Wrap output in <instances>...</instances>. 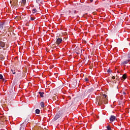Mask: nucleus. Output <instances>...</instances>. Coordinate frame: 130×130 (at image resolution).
Here are the masks:
<instances>
[{
	"mask_svg": "<svg viewBox=\"0 0 130 130\" xmlns=\"http://www.w3.org/2000/svg\"><path fill=\"white\" fill-rule=\"evenodd\" d=\"M96 102H98V104L99 105H101V104H107L108 103V100H107V95L103 94L101 98L99 97L97 99Z\"/></svg>",
	"mask_w": 130,
	"mask_h": 130,
	"instance_id": "f257e3e1",
	"label": "nucleus"
},
{
	"mask_svg": "<svg viewBox=\"0 0 130 130\" xmlns=\"http://www.w3.org/2000/svg\"><path fill=\"white\" fill-rule=\"evenodd\" d=\"M11 4H13L15 7H18V0H12L10 2Z\"/></svg>",
	"mask_w": 130,
	"mask_h": 130,
	"instance_id": "f03ea898",
	"label": "nucleus"
},
{
	"mask_svg": "<svg viewBox=\"0 0 130 130\" xmlns=\"http://www.w3.org/2000/svg\"><path fill=\"white\" fill-rule=\"evenodd\" d=\"M128 63H130V59L123 61L121 63V66H125V64H127Z\"/></svg>",
	"mask_w": 130,
	"mask_h": 130,
	"instance_id": "7ed1b4c3",
	"label": "nucleus"
},
{
	"mask_svg": "<svg viewBox=\"0 0 130 130\" xmlns=\"http://www.w3.org/2000/svg\"><path fill=\"white\" fill-rule=\"evenodd\" d=\"M62 42V39L61 38H58L56 39V44H57V45H59L60 43Z\"/></svg>",
	"mask_w": 130,
	"mask_h": 130,
	"instance_id": "20e7f679",
	"label": "nucleus"
},
{
	"mask_svg": "<svg viewBox=\"0 0 130 130\" xmlns=\"http://www.w3.org/2000/svg\"><path fill=\"white\" fill-rule=\"evenodd\" d=\"M5 46H6V43L3 41H0V49H2Z\"/></svg>",
	"mask_w": 130,
	"mask_h": 130,
	"instance_id": "39448f33",
	"label": "nucleus"
},
{
	"mask_svg": "<svg viewBox=\"0 0 130 130\" xmlns=\"http://www.w3.org/2000/svg\"><path fill=\"white\" fill-rule=\"evenodd\" d=\"M116 119V117L115 116L111 115L110 118V121L113 122Z\"/></svg>",
	"mask_w": 130,
	"mask_h": 130,
	"instance_id": "423d86ee",
	"label": "nucleus"
},
{
	"mask_svg": "<svg viewBox=\"0 0 130 130\" xmlns=\"http://www.w3.org/2000/svg\"><path fill=\"white\" fill-rule=\"evenodd\" d=\"M60 117V114H57L55 116V117L54 118L53 120L55 121V120H57V119H58V118H59Z\"/></svg>",
	"mask_w": 130,
	"mask_h": 130,
	"instance_id": "0eeeda50",
	"label": "nucleus"
},
{
	"mask_svg": "<svg viewBox=\"0 0 130 130\" xmlns=\"http://www.w3.org/2000/svg\"><path fill=\"white\" fill-rule=\"evenodd\" d=\"M125 79H126V75L124 74V75H123L122 77H121V80L122 81H124V80H125Z\"/></svg>",
	"mask_w": 130,
	"mask_h": 130,
	"instance_id": "6e6552de",
	"label": "nucleus"
},
{
	"mask_svg": "<svg viewBox=\"0 0 130 130\" xmlns=\"http://www.w3.org/2000/svg\"><path fill=\"white\" fill-rule=\"evenodd\" d=\"M40 105L42 108H44V107H45V105L44 104V102H41Z\"/></svg>",
	"mask_w": 130,
	"mask_h": 130,
	"instance_id": "1a4fd4ad",
	"label": "nucleus"
},
{
	"mask_svg": "<svg viewBox=\"0 0 130 130\" xmlns=\"http://www.w3.org/2000/svg\"><path fill=\"white\" fill-rule=\"evenodd\" d=\"M39 94L40 95V96L42 98L44 97V96L43 95H44V93L43 92H39Z\"/></svg>",
	"mask_w": 130,
	"mask_h": 130,
	"instance_id": "9d476101",
	"label": "nucleus"
},
{
	"mask_svg": "<svg viewBox=\"0 0 130 130\" xmlns=\"http://www.w3.org/2000/svg\"><path fill=\"white\" fill-rule=\"evenodd\" d=\"M4 28V23H0V30H3V29Z\"/></svg>",
	"mask_w": 130,
	"mask_h": 130,
	"instance_id": "9b49d317",
	"label": "nucleus"
},
{
	"mask_svg": "<svg viewBox=\"0 0 130 130\" xmlns=\"http://www.w3.org/2000/svg\"><path fill=\"white\" fill-rule=\"evenodd\" d=\"M32 14H36V13H38L37 10L35 8L32 10Z\"/></svg>",
	"mask_w": 130,
	"mask_h": 130,
	"instance_id": "f8f14e48",
	"label": "nucleus"
},
{
	"mask_svg": "<svg viewBox=\"0 0 130 130\" xmlns=\"http://www.w3.org/2000/svg\"><path fill=\"white\" fill-rule=\"evenodd\" d=\"M36 113H37V114H39L40 113V110L37 109L36 110Z\"/></svg>",
	"mask_w": 130,
	"mask_h": 130,
	"instance_id": "ddd939ff",
	"label": "nucleus"
},
{
	"mask_svg": "<svg viewBox=\"0 0 130 130\" xmlns=\"http://www.w3.org/2000/svg\"><path fill=\"white\" fill-rule=\"evenodd\" d=\"M0 80H3V81H5V79H4V76L3 75L0 74Z\"/></svg>",
	"mask_w": 130,
	"mask_h": 130,
	"instance_id": "4468645a",
	"label": "nucleus"
},
{
	"mask_svg": "<svg viewBox=\"0 0 130 130\" xmlns=\"http://www.w3.org/2000/svg\"><path fill=\"white\" fill-rule=\"evenodd\" d=\"M107 130H111V127H110V126L108 125L107 126Z\"/></svg>",
	"mask_w": 130,
	"mask_h": 130,
	"instance_id": "2eb2a0df",
	"label": "nucleus"
},
{
	"mask_svg": "<svg viewBox=\"0 0 130 130\" xmlns=\"http://www.w3.org/2000/svg\"><path fill=\"white\" fill-rule=\"evenodd\" d=\"M22 4L25 5L26 4V0H22Z\"/></svg>",
	"mask_w": 130,
	"mask_h": 130,
	"instance_id": "dca6fc26",
	"label": "nucleus"
},
{
	"mask_svg": "<svg viewBox=\"0 0 130 130\" xmlns=\"http://www.w3.org/2000/svg\"><path fill=\"white\" fill-rule=\"evenodd\" d=\"M11 72H12L13 75H15L16 74V72H15L13 69H11Z\"/></svg>",
	"mask_w": 130,
	"mask_h": 130,
	"instance_id": "f3484780",
	"label": "nucleus"
},
{
	"mask_svg": "<svg viewBox=\"0 0 130 130\" xmlns=\"http://www.w3.org/2000/svg\"><path fill=\"white\" fill-rule=\"evenodd\" d=\"M127 57L128 58H130V52L127 54Z\"/></svg>",
	"mask_w": 130,
	"mask_h": 130,
	"instance_id": "a211bd4d",
	"label": "nucleus"
},
{
	"mask_svg": "<svg viewBox=\"0 0 130 130\" xmlns=\"http://www.w3.org/2000/svg\"><path fill=\"white\" fill-rule=\"evenodd\" d=\"M85 82H89V79L87 78H85Z\"/></svg>",
	"mask_w": 130,
	"mask_h": 130,
	"instance_id": "6ab92c4d",
	"label": "nucleus"
},
{
	"mask_svg": "<svg viewBox=\"0 0 130 130\" xmlns=\"http://www.w3.org/2000/svg\"><path fill=\"white\" fill-rule=\"evenodd\" d=\"M23 129H24V127H22V126L20 127V130H23Z\"/></svg>",
	"mask_w": 130,
	"mask_h": 130,
	"instance_id": "aec40b11",
	"label": "nucleus"
},
{
	"mask_svg": "<svg viewBox=\"0 0 130 130\" xmlns=\"http://www.w3.org/2000/svg\"><path fill=\"white\" fill-rule=\"evenodd\" d=\"M37 3H38V4H39V3L40 2V0H36Z\"/></svg>",
	"mask_w": 130,
	"mask_h": 130,
	"instance_id": "412c9836",
	"label": "nucleus"
},
{
	"mask_svg": "<svg viewBox=\"0 0 130 130\" xmlns=\"http://www.w3.org/2000/svg\"><path fill=\"white\" fill-rule=\"evenodd\" d=\"M30 20H31V21H34V18L31 17Z\"/></svg>",
	"mask_w": 130,
	"mask_h": 130,
	"instance_id": "4be33fe9",
	"label": "nucleus"
},
{
	"mask_svg": "<svg viewBox=\"0 0 130 130\" xmlns=\"http://www.w3.org/2000/svg\"><path fill=\"white\" fill-rule=\"evenodd\" d=\"M74 14H77V11L75 10L74 12Z\"/></svg>",
	"mask_w": 130,
	"mask_h": 130,
	"instance_id": "5701e85b",
	"label": "nucleus"
},
{
	"mask_svg": "<svg viewBox=\"0 0 130 130\" xmlns=\"http://www.w3.org/2000/svg\"><path fill=\"white\" fill-rule=\"evenodd\" d=\"M112 79H113V80H114V79H115V77L113 76V77H112Z\"/></svg>",
	"mask_w": 130,
	"mask_h": 130,
	"instance_id": "b1692460",
	"label": "nucleus"
},
{
	"mask_svg": "<svg viewBox=\"0 0 130 130\" xmlns=\"http://www.w3.org/2000/svg\"><path fill=\"white\" fill-rule=\"evenodd\" d=\"M108 73H110V69H108Z\"/></svg>",
	"mask_w": 130,
	"mask_h": 130,
	"instance_id": "393cba45",
	"label": "nucleus"
},
{
	"mask_svg": "<svg viewBox=\"0 0 130 130\" xmlns=\"http://www.w3.org/2000/svg\"><path fill=\"white\" fill-rule=\"evenodd\" d=\"M90 3H92L93 2V0H90Z\"/></svg>",
	"mask_w": 130,
	"mask_h": 130,
	"instance_id": "a878e982",
	"label": "nucleus"
},
{
	"mask_svg": "<svg viewBox=\"0 0 130 130\" xmlns=\"http://www.w3.org/2000/svg\"><path fill=\"white\" fill-rule=\"evenodd\" d=\"M125 94H126V93L123 92V94H124V95H125Z\"/></svg>",
	"mask_w": 130,
	"mask_h": 130,
	"instance_id": "bb28decb",
	"label": "nucleus"
}]
</instances>
